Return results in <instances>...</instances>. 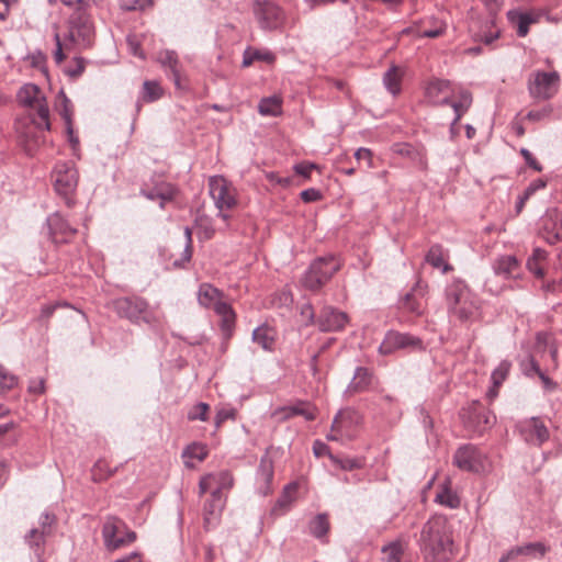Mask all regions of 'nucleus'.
<instances>
[{
    "label": "nucleus",
    "instance_id": "obj_57",
    "mask_svg": "<svg viewBox=\"0 0 562 562\" xmlns=\"http://www.w3.org/2000/svg\"><path fill=\"white\" fill-rule=\"evenodd\" d=\"M235 418V411L233 408H222L217 411L215 416V427L216 429L222 426L224 422L227 419H234Z\"/></svg>",
    "mask_w": 562,
    "mask_h": 562
},
{
    "label": "nucleus",
    "instance_id": "obj_44",
    "mask_svg": "<svg viewBox=\"0 0 562 562\" xmlns=\"http://www.w3.org/2000/svg\"><path fill=\"white\" fill-rule=\"evenodd\" d=\"M164 94V89L160 83L156 80H146L143 83V89L140 92V99L144 102H155L159 100Z\"/></svg>",
    "mask_w": 562,
    "mask_h": 562
},
{
    "label": "nucleus",
    "instance_id": "obj_46",
    "mask_svg": "<svg viewBox=\"0 0 562 562\" xmlns=\"http://www.w3.org/2000/svg\"><path fill=\"white\" fill-rule=\"evenodd\" d=\"M430 26H423L419 31L422 37L436 38L441 36L446 31V23L439 19L431 18L429 20Z\"/></svg>",
    "mask_w": 562,
    "mask_h": 562
},
{
    "label": "nucleus",
    "instance_id": "obj_51",
    "mask_svg": "<svg viewBox=\"0 0 562 562\" xmlns=\"http://www.w3.org/2000/svg\"><path fill=\"white\" fill-rule=\"evenodd\" d=\"M186 247L181 256V260H176L173 265L176 267H183L184 263L189 262L192 257V231L190 227L184 228Z\"/></svg>",
    "mask_w": 562,
    "mask_h": 562
},
{
    "label": "nucleus",
    "instance_id": "obj_8",
    "mask_svg": "<svg viewBox=\"0 0 562 562\" xmlns=\"http://www.w3.org/2000/svg\"><path fill=\"white\" fill-rule=\"evenodd\" d=\"M20 104L29 109L27 117L31 114L37 116L36 123L42 127H49V109L46 98L42 90L33 83H26L18 91Z\"/></svg>",
    "mask_w": 562,
    "mask_h": 562
},
{
    "label": "nucleus",
    "instance_id": "obj_47",
    "mask_svg": "<svg viewBox=\"0 0 562 562\" xmlns=\"http://www.w3.org/2000/svg\"><path fill=\"white\" fill-rule=\"evenodd\" d=\"M284 411L286 412V417L300 415L303 416L306 420H314L316 417L314 409L305 403H299L289 406Z\"/></svg>",
    "mask_w": 562,
    "mask_h": 562
},
{
    "label": "nucleus",
    "instance_id": "obj_28",
    "mask_svg": "<svg viewBox=\"0 0 562 562\" xmlns=\"http://www.w3.org/2000/svg\"><path fill=\"white\" fill-rule=\"evenodd\" d=\"M223 292L210 283H202L198 291L199 304L205 308H212L216 311L218 304H225L223 301Z\"/></svg>",
    "mask_w": 562,
    "mask_h": 562
},
{
    "label": "nucleus",
    "instance_id": "obj_35",
    "mask_svg": "<svg viewBox=\"0 0 562 562\" xmlns=\"http://www.w3.org/2000/svg\"><path fill=\"white\" fill-rule=\"evenodd\" d=\"M215 313L221 316V328L229 336L235 325L236 314L228 303L218 304Z\"/></svg>",
    "mask_w": 562,
    "mask_h": 562
},
{
    "label": "nucleus",
    "instance_id": "obj_60",
    "mask_svg": "<svg viewBox=\"0 0 562 562\" xmlns=\"http://www.w3.org/2000/svg\"><path fill=\"white\" fill-rule=\"evenodd\" d=\"M300 196H301L302 201H304L305 203H311V202L319 201L322 199V193L319 190H317L315 188H310V189L303 190L300 193Z\"/></svg>",
    "mask_w": 562,
    "mask_h": 562
},
{
    "label": "nucleus",
    "instance_id": "obj_6",
    "mask_svg": "<svg viewBox=\"0 0 562 562\" xmlns=\"http://www.w3.org/2000/svg\"><path fill=\"white\" fill-rule=\"evenodd\" d=\"M36 120L37 116L31 114V117L18 119L15 121V132L19 142L29 156H33L46 143L45 132L50 131V126L48 128L42 127L36 123Z\"/></svg>",
    "mask_w": 562,
    "mask_h": 562
},
{
    "label": "nucleus",
    "instance_id": "obj_19",
    "mask_svg": "<svg viewBox=\"0 0 562 562\" xmlns=\"http://www.w3.org/2000/svg\"><path fill=\"white\" fill-rule=\"evenodd\" d=\"M348 322L346 313L340 312L331 306H325L321 311L316 325L322 331L341 330Z\"/></svg>",
    "mask_w": 562,
    "mask_h": 562
},
{
    "label": "nucleus",
    "instance_id": "obj_26",
    "mask_svg": "<svg viewBox=\"0 0 562 562\" xmlns=\"http://www.w3.org/2000/svg\"><path fill=\"white\" fill-rule=\"evenodd\" d=\"M542 237L550 245H554L559 241H562V215L561 214H559L555 211L548 214V216L544 218Z\"/></svg>",
    "mask_w": 562,
    "mask_h": 562
},
{
    "label": "nucleus",
    "instance_id": "obj_50",
    "mask_svg": "<svg viewBox=\"0 0 562 562\" xmlns=\"http://www.w3.org/2000/svg\"><path fill=\"white\" fill-rule=\"evenodd\" d=\"M157 194L159 195V200H161V206L164 205L165 201H171L177 195V188L168 182H161L155 187Z\"/></svg>",
    "mask_w": 562,
    "mask_h": 562
},
{
    "label": "nucleus",
    "instance_id": "obj_12",
    "mask_svg": "<svg viewBox=\"0 0 562 562\" xmlns=\"http://www.w3.org/2000/svg\"><path fill=\"white\" fill-rule=\"evenodd\" d=\"M102 537L108 550L114 551L133 543L136 533L127 529L125 522L117 517H108L102 527Z\"/></svg>",
    "mask_w": 562,
    "mask_h": 562
},
{
    "label": "nucleus",
    "instance_id": "obj_45",
    "mask_svg": "<svg viewBox=\"0 0 562 562\" xmlns=\"http://www.w3.org/2000/svg\"><path fill=\"white\" fill-rule=\"evenodd\" d=\"M385 562H402L405 546L401 541H393L382 548Z\"/></svg>",
    "mask_w": 562,
    "mask_h": 562
},
{
    "label": "nucleus",
    "instance_id": "obj_32",
    "mask_svg": "<svg viewBox=\"0 0 562 562\" xmlns=\"http://www.w3.org/2000/svg\"><path fill=\"white\" fill-rule=\"evenodd\" d=\"M508 19L517 26V35L525 37L529 32V26L537 22V16L531 13L522 12H508Z\"/></svg>",
    "mask_w": 562,
    "mask_h": 562
},
{
    "label": "nucleus",
    "instance_id": "obj_17",
    "mask_svg": "<svg viewBox=\"0 0 562 562\" xmlns=\"http://www.w3.org/2000/svg\"><path fill=\"white\" fill-rule=\"evenodd\" d=\"M517 428L524 441L529 445L540 447L549 439V430L538 417L519 422Z\"/></svg>",
    "mask_w": 562,
    "mask_h": 562
},
{
    "label": "nucleus",
    "instance_id": "obj_54",
    "mask_svg": "<svg viewBox=\"0 0 562 562\" xmlns=\"http://www.w3.org/2000/svg\"><path fill=\"white\" fill-rule=\"evenodd\" d=\"M40 529L44 531L46 535L52 536L53 535V528L56 524V516L54 514H50L48 512H44L40 519Z\"/></svg>",
    "mask_w": 562,
    "mask_h": 562
},
{
    "label": "nucleus",
    "instance_id": "obj_48",
    "mask_svg": "<svg viewBox=\"0 0 562 562\" xmlns=\"http://www.w3.org/2000/svg\"><path fill=\"white\" fill-rule=\"evenodd\" d=\"M18 384V378L0 366V395L12 390Z\"/></svg>",
    "mask_w": 562,
    "mask_h": 562
},
{
    "label": "nucleus",
    "instance_id": "obj_7",
    "mask_svg": "<svg viewBox=\"0 0 562 562\" xmlns=\"http://www.w3.org/2000/svg\"><path fill=\"white\" fill-rule=\"evenodd\" d=\"M209 191L218 210V217L227 222L231 217L227 212L237 205L236 188L223 176H212L209 179Z\"/></svg>",
    "mask_w": 562,
    "mask_h": 562
},
{
    "label": "nucleus",
    "instance_id": "obj_58",
    "mask_svg": "<svg viewBox=\"0 0 562 562\" xmlns=\"http://www.w3.org/2000/svg\"><path fill=\"white\" fill-rule=\"evenodd\" d=\"M552 112V108L550 105H547L540 110H532L529 111L526 115V119L530 121H541L548 116H550Z\"/></svg>",
    "mask_w": 562,
    "mask_h": 562
},
{
    "label": "nucleus",
    "instance_id": "obj_9",
    "mask_svg": "<svg viewBox=\"0 0 562 562\" xmlns=\"http://www.w3.org/2000/svg\"><path fill=\"white\" fill-rule=\"evenodd\" d=\"M361 424L362 416L358 411L351 407L342 408L336 414L327 439L340 442L352 440Z\"/></svg>",
    "mask_w": 562,
    "mask_h": 562
},
{
    "label": "nucleus",
    "instance_id": "obj_27",
    "mask_svg": "<svg viewBox=\"0 0 562 562\" xmlns=\"http://www.w3.org/2000/svg\"><path fill=\"white\" fill-rule=\"evenodd\" d=\"M373 382V373L364 367H358L353 376L346 389L349 395L367 392L370 390Z\"/></svg>",
    "mask_w": 562,
    "mask_h": 562
},
{
    "label": "nucleus",
    "instance_id": "obj_24",
    "mask_svg": "<svg viewBox=\"0 0 562 562\" xmlns=\"http://www.w3.org/2000/svg\"><path fill=\"white\" fill-rule=\"evenodd\" d=\"M224 505L223 495H220L218 491L211 492V499L204 506V527L206 530L218 525Z\"/></svg>",
    "mask_w": 562,
    "mask_h": 562
},
{
    "label": "nucleus",
    "instance_id": "obj_22",
    "mask_svg": "<svg viewBox=\"0 0 562 562\" xmlns=\"http://www.w3.org/2000/svg\"><path fill=\"white\" fill-rule=\"evenodd\" d=\"M452 94L451 83L445 79H432L425 89V95L431 104H448Z\"/></svg>",
    "mask_w": 562,
    "mask_h": 562
},
{
    "label": "nucleus",
    "instance_id": "obj_62",
    "mask_svg": "<svg viewBox=\"0 0 562 562\" xmlns=\"http://www.w3.org/2000/svg\"><path fill=\"white\" fill-rule=\"evenodd\" d=\"M314 169H317V166L315 164H312V162H300V164H296L294 166V171L295 173L304 177V178H310L311 177V172L314 170Z\"/></svg>",
    "mask_w": 562,
    "mask_h": 562
},
{
    "label": "nucleus",
    "instance_id": "obj_40",
    "mask_svg": "<svg viewBox=\"0 0 562 562\" xmlns=\"http://www.w3.org/2000/svg\"><path fill=\"white\" fill-rule=\"evenodd\" d=\"M299 490V484L296 482H291L284 486L282 494L278 498L276 506L273 508L274 512L282 509L283 512L289 510L290 506L295 499V494Z\"/></svg>",
    "mask_w": 562,
    "mask_h": 562
},
{
    "label": "nucleus",
    "instance_id": "obj_36",
    "mask_svg": "<svg viewBox=\"0 0 562 562\" xmlns=\"http://www.w3.org/2000/svg\"><path fill=\"white\" fill-rule=\"evenodd\" d=\"M328 531L329 521L326 514H318L308 522V532L316 539H324Z\"/></svg>",
    "mask_w": 562,
    "mask_h": 562
},
{
    "label": "nucleus",
    "instance_id": "obj_29",
    "mask_svg": "<svg viewBox=\"0 0 562 562\" xmlns=\"http://www.w3.org/2000/svg\"><path fill=\"white\" fill-rule=\"evenodd\" d=\"M519 262L515 256L504 255L495 259L493 270L495 274L506 279L517 278L519 276Z\"/></svg>",
    "mask_w": 562,
    "mask_h": 562
},
{
    "label": "nucleus",
    "instance_id": "obj_52",
    "mask_svg": "<svg viewBox=\"0 0 562 562\" xmlns=\"http://www.w3.org/2000/svg\"><path fill=\"white\" fill-rule=\"evenodd\" d=\"M210 411V406L206 403H198L194 405L188 413L189 420H207V413Z\"/></svg>",
    "mask_w": 562,
    "mask_h": 562
},
{
    "label": "nucleus",
    "instance_id": "obj_16",
    "mask_svg": "<svg viewBox=\"0 0 562 562\" xmlns=\"http://www.w3.org/2000/svg\"><path fill=\"white\" fill-rule=\"evenodd\" d=\"M254 13L259 21L260 26L266 30H276L280 27L284 21V13L282 9L268 0L256 1Z\"/></svg>",
    "mask_w": 562,
    "mask_h": 562
},
{
    "label": "nucleus",
    "instance_id": "obj_42",
    "mask_svg": "<svg viewBox=\"0 0 562 562\" xmlns=\"http://www.w3.org/2000/svg\"><path fill=\"white\" fill-rule=\"evenodd\" d=\"M48 535L42 531L40 528H32L24 536V542L32 549L36 554L43 551Z\"/></svg>",
    "mask_w": 562,
    "mask_h": 562
},
{
    "label": "nucleus",
    "instance_id": "obj_61",
    "mask_svg": "<svg viewBox=\"0 0 562 562\" xmlns=\"http://www.w3.org/2000/svg\"><path fill=\"white\" fill-rule=\"evenodd\" d=\"M301 316L304 318L305 325L316 324L314 308L311 303L303 304L301 307Z\"/></svg>",
    "mask_w": 562,
    "mask_h": 562
},
{
    "label": "nucleus",
    "instance_id": "obj_59",
    "mask_svg": "<svg viewBox=\"0 0 562 562\" xmlns=\"http://www.w3.org/2000/svg\"><path fill=\"white\" fill-rule=\"evenodd\" d=\"M520 155L524 157L525 162L530 168H532L533 170H536L538 172L542 171L541 164L533 157V155L527 148H521Z\"/></svg>",
    "mask_w": 562,
    "mask_h": 562
},
{
    "label": "nucleus",
    "instance_id": "obj_18",
    "mask_svg": "<svg viewBox=\"0 0 562 562\" xmlns=\"http://www.w3.org/2000/svg\"><path fill=\"white\" fill-rule=\"evenodd\" d=\"M274 476V464L273 460L267 451L261 456L260 462L256 472V491L262 496H267L272 493V481Z\"/></svg>",
    "mask_w": 562,
    "mask_h": 562
},
{
    "label": "nucleus",
    "instance_id": "obj_15",
    "mask_svg": "<svg viewBox=\"0 0 562 562\" xmlns=\"http://www.w3.org/2000/svg\"><path fill=\"white\" fill-rule=\"evenodd\" d=\"M398 349H423V341L420 338L407 333H400L395 330L387 331L383 341L379 346V352L382 355H390Z\"/></svg>",
    "mask_w": 562,
    "mask_h": 562
},
{
    "label": "nucleus",
    "instance_id": "obj_38",
    "mask_svg": "<svg viewBox=\"0 0 562 562\" xmlns=\"http://www.w3.org/2000/svg\"><path fill=\"white\" fill-rule=\"evenodd\" d=\"M207 457L206 446L198 442H193L189 445L182 452V458L184 459V464L188 468H193L194 464L191 462L192 459L198 461H203Z\"/></svg>",
    "mask_w": 562,
    "mask_h": 562
},
{
    "label": "nucleus",
    "instance_id": "obj_31",
    "mask_svg": "<svg viewBox=\"0 0 562 562\" xmlns=\"http://www.w3.org/2000/svg\"><path fill=\"white\" fill-rule=\"evenodd\" d=\"M447 258L448 252L440 245H432L426 255V261L443 273L452 270V267L447 262Z\"/></svg>",
    "mask_w": 562,
    "mask_h": 562
},
{
    "label": "nucleus",
    "instance_id": "obj_64",
    "mask_svg": "<svg viewBox=\"0 0 562 562\" xmlns=\"http://www.w3.org/2000/svg\"><path fill=\"white\" fill-rule=\"evenodd\" d=\"M547 187V181L543 179H536L531 181L528 187L525 189V193L530 198L540 189H544Z\"/></svg>",
    "mask_w": 562,
    "mask_h": 562
},
{
    "label": "nucleus",
    "instance_id": "obj_10",
    "mask_svg": "<svg viewBox=\"0 0 562 562\" xmlns=\"http://www.w3.org/2000/svg\"><path fill=\"white\" fill-rule=\"evenodd\" d=\"M113 307L121 317H125L134 324H139L140 322L153 324L156 322V317L150 312L147 301L143 297H119L113 301Z\"/></svg>",
    "mask_w": 562,
    "mask_h": 562
},
{
    "label": "nucleus",
    "instance_id": "obj_41",
    "mask_svg": "<svg viewBox=\"0 0 562 562\" xmlns=\"http://www.w3.org/2000/svg\"><path fill=\"white\" fill-rule=\"evenodd\" d=\"M449 105L452 106L453 111H454V120L452 122V124H456L460 121V119L462 117V115L469 110V108L471 106L472 104V94L467 91V90H462L459 94V100L458 101H452L450 99V103H448Z\"/></svg>",
    "mask_w": 562,
    "mask_h": 562
},
{
    "label": "nucleus",
    "instance_id": "obj_30",
    "mask_svg": "<svg viewBox=\"0 0 562 562\" xmlns=\"http://www.w3.org/2000/svg\"><path fill=\"white\" fill-rule=\"evenodd\" d=\"M252 340L263 350L271 351L276 342V330L271 326L262 324L252 331Z\"/></svg>",
    "mask_w": 562,
    "mask_h": 562
},
{
    "label": "nucleus",
    "instance_id": "obj_33",
    "mask_svg": "<svg viewBox=\"0 0 562 562\" xmlns=\"http://www.w3.org/2000/svg\"><path fill=\"white\" fill-rule=\"evenodd\" d=\"M401 306L404 311L416 316H420L425 311L423 295H417L415 290L405 294L401 302Z\"/></svg>",
    "mask_w": 562,
    "mask_h": 562
},
{
    "label": "nucleus",
    "instance_id": "obj_21",
    "mask_svg": "<svg viewBox=\"0 0 562 562\" xmlns=\"http://www.w3.org/2000/svg\"><path fill=\"white\" fill-rule=\"evenodd\" d=\"M234 484V479L231 472L220 471L217 473H210L200 480V493L205 494L209 490L217 492L223 495L224 490H229Z\"/></svg>",
    "mask_w": 562,
    "mask_h": 562
},
{
    "label": "nucleus",
    "instance_id": "obj_11",
    "mask_svg": "<svg viewBox=\"0 0 562 562\" xmlns=\"http://www.w3.org/2000/svg\"><path fill=\"white\" fill-rule=\"evenodd\" d=\"M560 75L558 71L537 70L529 75L527 88L530 97L536 100L547 101L559 91Z\"/></svg>",
    "mask_w": 562,
    "mask_h": 562
},
{
    "label": "nucleus",
    "instance_id": "obj_20",
    "mask_svg": "<svg viewBox=\"0 0 562 562\" xmlns=\"http://www.w3.org/2000/svg\"><path fill=\"white\" fill-rule=\"evenodd\" d=\"M49 236L56 244L67 243L71 238L77 229L74 228L59 213L49 215L46 220Z\"/></svg>",
    "mask_w": 562,
    "mask_h": 562
},
{
    "label": "nucleus",
    "instance_id": "obj_13",
    "mask_svg": "<svg viewBox=\"0 0 562 562\" xmlns=\"http://www.w3.org/2000/svg\"><path fill=\"white\" fill-rule=\"evenodd\" d=\"M453 463L462 471L484 472L488 469V459L477 447L464 445L458 448L453 456Z\"/></svg>",
    "mask_w": 562,
    "mask_h": 562
},
{
    "label": "nucleus",
    "instance_id": "obj_43",
    "mask_svg": "<svg viewBox=\"0 0 562 562\" xmlns=\"http://www.w3.org/2000/svg\"><path fill=\"white\" fill-rule=\"evenodd\" d=\"M282 102L278 97H268L261 99L258 104V112L265 116H277L281 114Z\"/></svg>",
    "mask_w": 562,
    "mask_h": 562
},
{
    "label": "nucleus",
    "instance_id": "obj_5",
    "mask_svg": "<svg viewBox=\"0 0 562 562\" xmlns=\"http://www.w3.org/2000/svg\"><path fill=\"white\" fill-rule=\"evenodd\" d=\"M340 269L339 261L334 256L316 258L304 272L301 283L310 291L324 286Z\"/></svg>",
    "mask_w": 562,
    "mask_h": 562
},
{
    "label": "nucleus",
    "instance_id": "obj_3",
    "mask_svg": "<svg viewBox=\"0 0 562 562\" xmlns=\"http://www.w3.org/2000/svg\"><path fill=\"white\" fill-rule=\"evenodd\" d=\"M53 187L68 207L76 203L79 181L78 170L72 161H58L52 172Z\"/></svg>",
    "mask_w": 562,
    "mask_h": 562
},
{
    "label": "nucleus",
    "instance_id": "obj_56",
    "mask_svg": "<svg viewBox=\"0 0 562 562\" xmlns=\"http://www.w3.org/2000/svg\"><path fill=\"white\" fill-rule=\"evenodd\" d=\"M126 42H127V46H128L131 54L139 57L140 59L145 58V54L140 48L139 41L137 40V37L135 35H128L126 38Z\"/></svg>",
    "mask_w": 562,
    "mask_h": 562
},
{
    "label": "nucleus",
    "instance_id": "obj_63",
    "mask_svg": "<svg viewBox=\"0 0 562 562\" xmlns=\"http://www.w3.org/2000/svg\"><path fill=\"white\" fill-rule=\"evenodd\" d=\"M522 369L526 375L532 376L533 374L539 375L542 373L541 369L539 368V364L535 361L533 358H530L528 361L522 363Z\"/></svg>",
    "mask_w": 562,
    "mask_h": 562
},
{
    "label": "nucleus",
    "instance_id": "obj_14",
    "mask_svg": "<svg viewBox=\"0 0 562 562\" xmlns=\"http://www.w3.org/2000/svg\"><path fill=\"white\" fill-rule=\"evenodd\" d=\"M461 418L465 428L477 435H482L496 420L495 415L484 408L479 402H473L469 408L463 409Z\"/></svg>",
    "mask_w": 562,
    "mask_h": 562
},
{
    "label": "nucleus",
    "instance_id": "obj_37",
    "mask_svg": "<svg viewBox=\"0 0 562 562\" xmlns=\"http://www.w3.org/2000/svg\"><path fill=\"white\" fill-rule=\"evenodd\" d=\"M435 502L451 509L460 506V497L447 484L441 485L436 494Z\"/></svg>",
    "mask_w": 562,
    "mask_h": 562
},
{
    "label": "nucleus",
    "instance_id": "obj_39",
    "mask_svg": "<svg viewBox=\"0 0 562 562\" xmlns=\"http://www.w3.org/2000/svg\"><path fill=\"white\" fill-rule=\"evenodd\" d=\"M403 71L397 66H392L383 76V83L389 92L396 95L401 91Z\"/></svg>",
    "mask_w": 562,
    "mask_h": 562
},
{
    "label": "nucleus",
    "instance_id": "obj_34",
    "mask_svg": "<svg viewBox=\"0 0 562 562\" xmlns=\"http://www.w3.org/2000/svg\"><path fill=\"white\" fill-rule=\"evenodd\" d=\"M256 60L265 61L267 64H272L276 60V56L272 52H270L268 49H256V48H251V47H248L247 49H245L244 55H243V66L249 67Z\"/></svg>",
    "mask_w": 562,
    "mask_h": 562
},
{
    "label": "nucleus",
    "instance_id": "obj_25",
    "mask_svg": "<svg viewBox=\"0 0 562 562\" xmlns=\"http://www.w3.org/2000/svg\"><path fill=\"white\" fill-rule=\"evenodd\" d=\"M547 552V547L541 542H530L524 546H517L504 553L498 562H509L516 560L520 555L542 558Z\"/></svg>",
    "mask_w": 562,
    "mask_h": 562
},
{
    "label": "nucleus",
    "instance_id": "obj_55",
    "mask_svg": "<svg viewBox=\"0 0 562 562\" xmlns=\"http://www.w3.org/2000/svg\"><path fill=\"white\" fill-rule=\"evenodd\" d=\"M333 461L337 465H339L340 469H342L345 471H351L355 469H360L362 467L361 461L359 459H355V458H344V459L333 458Z\"/></svg>",
    "mask_w": 562,
    "mask_h": 562
},
{
    "label": "nucleus",
    "instance_id": "obj_4",
    "mask_svg": "<svg viewBox=\"0 0 562 562\" xmlns=\"http://www.w3.org/2000/svg\"><path fill=\"white\" fill-rule=\"evenodd\" d=\"M101 0H78L76 8L69 16V38L82 45H89L94 33V25L88 12L91 4H98Z\"/></svg>",
    "mask_w": 562,
    "mask_h": 562
},
{
    "label": "nucleus",
    "instance_id": "obj_23",
    "mask_svg": "<svg viewBox=\"0 0 562 562\" xmlns=\"http://www.w3.org/2000/svg\"><path fill=\"white\" fill-rule=\"evenodd\" d=\"M158 63L164 68L166 75L171 78L177 88H181L182 65L175 50L164 49L158 53Z\"/></svg>",
    "mask_w": 562,
    "mask_h": 562
},
{
    "label": "nucleus",
    "instance_id": "obj_49",
    "mask_svg": "<svg viewBox=\"0 0 562 562\" xmlns=\"http://www.w3.org/2000/svg\"><path fill=\"white\" fill-rule=\"evenodd\" d=\"M512 363L503 360L497 368L492 372V382L494 386H499L507 378Z\"/></svg>",
    "mask_w": 562,
    "mask_h": 562
},
{
    "label": "nucleus",
    "instance_id": "obj_53",
    "mask_svg": "<svg viewBox=\"0 0 562 562\" xmlns=\"http://www.w3.org/2000/svg\"><path fill=\"white\" fill-rule=\"evenodd\" d=\"M58 98L63 106V109L60 110V115L66 123L67 132L71 134V102L63 91L59 93Z\"/></svg>",
    "mask_w": 562,
    "mask_h": 562
},
{
    "label": "nucleus",
    "instance_id": "obj_2",
    "mask_svg": "<svg viewBox=\"0 0 562 562\" xmlns=\"http://www.w3.org/2000/svg\"><path fill=\"white\" fill-rule=\"evenodd\" d=\"M448 310L461 322L473 321L477 316L479 300L463 281H453L446 290Z\"/></svg>",
    "mask_w": 562,
    "mask_h": 562
},
{
    "label": "nucleus",
    "instance_id": "obj_1",
    "mask_svg": "<svg viewBox=\"0 0 562 562\" xmlns=\"http://www.w3.org/2000/svg\"><path fill=\"white\" fill-rule=\"evenodd\" d=\"M419 549L425 562H450L454 557L452 528L443 516H432L423 526Z\"/></svg>",
    "mask_w": 562,
    "mask_h": 562
}]
</instances>
